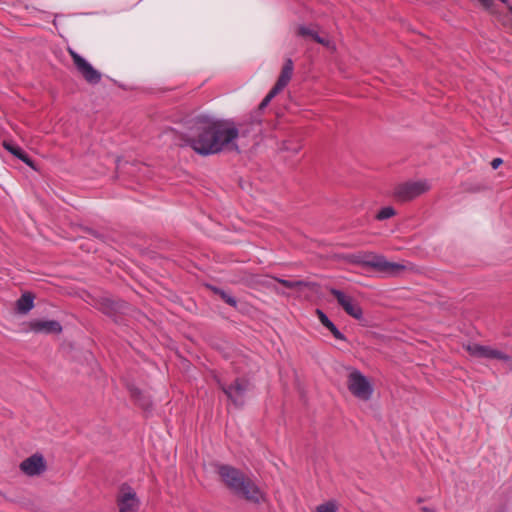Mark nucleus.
<instances>
[{
	"label": "nucleus",
	"mask_w": 512,
	"mask_h": 512,
	"mask_svg": "<svg viewBox=\"0 0 512 512\" xmlns=\"http://www.w3.org/2000/svg\"><path fill=\"white\" fill-rule=\"evenodd\" d=\"M74 65L85 80L91 84H96L101 80V74L92 65L75 51L69 49Z\"/></svg>",
	"instance_id": "6"
},
{
	"label": "nucleus",
	"mask_w": 512,
	"mask_h": 512,
	"mask_svg": "<svg viewBox=\"0 0 512 512\" xmlns=\"http://www.w3.org/2000/svg\"><path fill=\"white\" fill-rule=\"evenodd\" d=\"M21 471L27 476H37L46 470V462L41 454H34L20 464Z\"/></svg>",
	"instance_id": "9"
},
{
	"label": "nucleus",
	"mask_w": 512,
	"mask_h": 512,
	"mask_svg": "<svg viewBox=\"0 0 512 512\" xmlns=\"http://www.w3.org/2000/svg\"><path fill=\"white\" fill-rule=\"evenodd\" d=\"M31 329L37 333H60L62 327L55 320H35L30 324Z\"/></svg>",
	"instance_id": "13"
},
{
	"label": "nucleus",
	"mask_w": 512,
	"mask_h": 512,
	"mask_svg": "<svg viewBox=\"0 0 512 512\" xmlns=\"http://www.w3.org/2000/svg\"><path fill=\"white\" fill-rule=\"evenodd\" d=\"M33 307L34 296L31 293H24L16 302V308L20 314L28 313Z\"/></svg>",
	"instance_id": "16"
},
{
	"label": "nucleus",
	"mask_w": 512,
	"mask_h": 512,
	"mask_svg": "<svg viewBox=\"0 0 512 512\" xmlns=\"http://www.w3.org/2000/svg\"><path fill=\"white\" fill-rule=\"evenodd\" d=\"M120 512H138L139 500L134 490L129 486H123L118 498Z\"/></svg>",
	"instance_id": "10"
},
{
	"label": "nucleus",
	"mask_w": 512,
	"mask_h": 512,
	"mask_svg": "<svg viewBox=\"0 0 512 512\" xmlns=\"http://www.w3.org/2000/svg\"><path fill=\"white\" fill-rule=\"evenodd\" d=\"M502 164V159L495 158L492 160L491 165L494 169H497Z\"/></svg>",
	"instance_id": "24"
},
{
	"label": "nucleus",
	"mask_w": 512,
	"mask_h": 512,
	"mask_svg": "<svg viewBox=\"0 0 512 512\" xmlns=\"http://www.w3.org/2000/svg\"><path fill=\"white\" fill-rule=\"evenodd\" d=\"M429 189L428 181L419 180L399 185L396 188L395 195L401 201H409L426 193Z\"/></svg>",
	"instance_id": "5"
},
{
	"label": "nucleus",
	"mask_w": 512,
	"mask_h": 512,
	"mask_svg": "<svg viewBox=\"0 0 512 512\" xmlns=\"http://www.w3.org/2000/svg\"><path fill=\"white\" fill-rule=\"evenodd\" d=\"M477 1L484 8H489L493 2V0H477Z\"/></svg>",
	"instance_id": "23"
},
{
	"label": "nucleus",
	"mask_w": 512,
	"mask_h": 512,
	"mask_svg": "<svg viewBox=\"0 0 512 512\" xmlns=\"http://www.w3.org/2000/svg\"><path fill=\"white\" fill-rule=\"evenodd\" d=\"M273 280L277 281L278 283L282 284L283 286H285L286 288H289V289H293V288H297L302 285H305V283L302 281H289V280L279 279V278H273Z\"/></svg>",
	"instance_id": "20"
},
{
	"label": "nucleus",
	"mask_w": 512,
	"mask_h": 512,
	"mask_svg": "<svg viewBox=\"0 0 512 512\" xmlns=\"http://www.w3.org/2000/svg\"><path fill=\"white\" fill-rule=\"evenodd\" d=\"M347 387L354 397L362 401H369L374 392L371 381L357 369L348 374Z\"/></svg>",
	"instance_id": "4"
},
{
	"label": "nucleus",
	"mask_w": 512,
	"mask_h": 512,
	"mask_svg": "<svg viewBox=\"0 0 512 512\" xmlns=\"http://www.w3.org/2000/svg\"><path fill=\"white\" fill-rule=\"evenodd\" d=\"M4 148L10 152L12 155L23 161L28 166L34 168L33 161L28 157V155L17 145L11 142H4Z\"/></svg>",
	"instance_id": "15"
},
{
	"label": "nucleus",
	"mask_w": 512,
	"mask_h": 512,
	"mask_svg": "<svg viewBox=\"0 0 512 512\" xmlns=\"http://www.w3.org/2000/svg\"><path fill=\"white\" fill-rule=\"evenodd\" d=\"M500 1L503 2V3L507 2V0H500Z\"/></svg>",
	"instance_id": "26"
},
{
	"label": "nucleus",
	"mask_w": 512,
	"mask_h": 512,
	"mask_svg": "<svg viewBox=\"0 0 512 512\" xmlns=\"http://www.w3.org/2000/svg\"><path fill=\"white\" fill-rule=\"evenodd\" d=\"M222 481L236 494L246 500L261 503L266 500L265 494L249 478H246L239 470L228 465H222L218 469Z\"/></svg>",
	"instance_id": "2"
},
{
	"label": "nucleus",
	"mask_w": 512,
	"mask_h": 512,
	"mask_svg": "<svg viewBox=\"0 0 512 512\" xmlns=\"http://www.w3.org/2000/svg\"><path fill=\"white\" fill-rule=\"evenodd\" d=\"M220 295L226 303H228L231 306H236V300L232 296L228 295L223 291L220 292Z\"/></svg>",
	"instance_id": "22"
},
{
	"label": "nucleus",
	"mask_w": 512,
	"mask_h": 512,
	"mask_svg": "<svg viewBox=\"0 0 512 512\" xmlns=\"http://www.w3.org/2000/svg\"><path fill=\"white\" fill-rule=\"evenodd\" d=\"M466 350L471 356L488 359L508 360V356L499 350L493 349L489 346L479 345L477 343L468 344Z\"/></svg>",
	"instance_id": "11"
},
{
	"label": "nucleus",
	"mask_w": 512,
	"mask_h": 512,
	"mask_svg": "<svg viewBox=\"0 0 512 512\" xmlns=\"http://www.w3.org/2000/svg\"><path fill=\"white\" fill-rule=\"evenodd\" d=\"M355 262L372 267L388 275H398L406 269V266L401 263L388 261L384 256L373 253L359 255Z\"/></svg>",
	"instance_id": "3"
},
{
	"label": "nucleus",
	"mask_w": 512,
	"mask_h": 512,
	"mask_svg": "<svg viewBox=\"0 0 512 512\" xmlns=\"http://www.w3.org/2000/svg\"><path fill=\"white\" fill-rule=\"evenodd\" d=\"M185 141L197 154L207 156L223 150H236L239 130L232 121L209 116L195 118L185 133Z\"/></svg>",
	"instance_id": "1"
},
{
	"label": "nucleus",
	"mask_w": 512,
	"mask_h": 512,
	"mask_svg": "<svg viewBox=\"0 0 512 512\" xmlns=\"http://www.w3.org/2000/svg\"><path fill=\"white\" fill-rule=\"evenodd\" d=\"M337 504L334 501H328L326 503H323L319 506H317L316 511L317 512H337Z\"/></svg>",
	"instance_id": "18"
},
{
	"label": "nucleus",
	"mask_w": 512,
	"mask_h": 512,
	"mask_svg": "<svg viewBox=\"0 0 512 512\" xmlns=\"http://www.w3.org/2000/svg\"><path fill=\"white\" fill-rule=\"evenodd\" d=\"M294 65L293 61L288 58L286 59L283 68L281 70L280 76L275 84L274 87L277 88V90L282 91L290 82L292 75H293Z\"/></svg>",
	"instance_id": "14"
},
{
	"label": "nucleus",
	"mask_w": 512,
	"mask_h": 512,
	"mask_svg": "<svg viewBox=\"0 0 512 512\" xmlns=\"http://www.w3.org/2000/svg\"><path fill=\"white\" fill-rule=\"evenodd\" d=\"M297 34L302 37H310L317 43L323 45L330 51H336L335 42L328 36H321L318 32L310 26L307 25H299L297 28Z\"/></svg>",
	"instance_id": "12"
},
{
	"label": "nucleus",
	"mask_w": 512,
	"mask_h": 512,
	"mask_svg": "<svg viewBox=\"0 0 512 512\" xmlns=\"http://www.w3.org/2000/svg\"><path fill=\"white\" fill-rule=\"evenodd\" d=\"M395 215V210L394 208L390 207V206H387V207H384L382 208L378 214H377V219L379 220H385V219H388L392 216Z\"/></svg>",
	"instance_id": "19"
},
{
	"label": "nucleus",
	"mask_w": 512,
	"mask_h": 512,
	"mask_svg": "<svg viewBox=\"0 0 512 512\" xmlns=\"http://www.w3.org/2000/svg\"><path fill=\"white\" fill-rule=\"evenodd\" d=\"M423 511H424V512H433V511H432L431 509H429V508H423Z\"/></svg>",
	"instance_id": "25"
},
{
	"label": "nucleus",
	"mask_w": 512,
	"mask_h": 512,
	"mask_svg": "<svg viewBox=\"0 0 512 512\" xmlns=\"http://www.w3.org/2000/svg\"><path fill=\"white\" fill-rule=\"evenodd\" d=\"M330 292L337 299L338 303L348 315L357 320L362 318V308L351 296L346 295L342 291L334 288L330 289Z\"/></svg>",
	"instance_id": "7"
},
{
	"label": "nucleus",
	"mask_w": 512,
	"mask_h": 512,
	"mask_svg": "<svg viewBox=\"0 0 512 512\" xmlns=\"http://www.w3.org/2000/svg\"><path fill=\"white\" fill-rule=\"evenodd\" d=\"M317 314L319 317L320 322L330 330V332L333 334V336L341 341H345L346 338L343 333H341L338 328L334 325L332 321L324 314L321 310H317Z\"/></svg>",
	"instance_id": "17"
},
{
	"label": "nucleus",
	"mask_w": 512,
	"mask_h": 512,
	"mask_svg": "<svg viewBox=\"0 0 512 512\" xmlns=\"http://www.w3.org/2000/svg\"><path fill=\"white\" fill-rule=\"evenodd\" d=\"M280 90H277L276 87H273L272 90L266 95L261 103V107L266 106L278 93Z\"/></svg>",
	"instance_id": "21"
},
{
	"label": "nucleus",
	"mask_w": 512,
	"mask_h": 512,
	"mask_svg": "<svg viewBox=\"0 0 512 512\" xmlns=\"http://www.w3.org/2000/svg\"><path fill=\"white\" fill-rule=\"evenodd\" d=\"M249 383L244 379H236L230 386L222 385V389L227 397L236 405L241 406L245 401V393Z\"/></svg>",
	"instance_id": "8"
}]
</instances>
